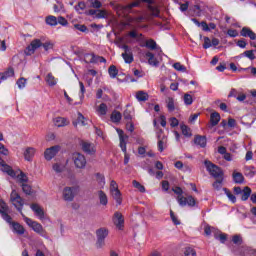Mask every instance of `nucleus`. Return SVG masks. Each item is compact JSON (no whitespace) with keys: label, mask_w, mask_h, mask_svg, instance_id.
I'll list each match as a JSON object with an SVG mask.
<instances>
[{"label":"nucleus","mask_w":256,"mask_h":256,"mask_svg":"<svg viewBox=\"0 0 256 256\" xmlns=\"http://www.w3.org/2000/svg\"><path fill=\"white\" fill-rule=\"evenodd\" d=\"M232 243L234 245H237L239 248V252L237 250L233 249L234 253H238L239 255H250V256H256V250L247 246L243 245V237L240 234H236L232 236Z\"/></svg>","instance_id":"nucleus-1"},{"label":"nucleus","mask_w":256,"mask_h":256,"mask_svg":"<svg viewBox=\"0 0 256 256\" xmlns=\"http://www.w3.org/2000/svg\"><path fill=\"white\" fill-rule=\"evenodd\" d=\"M142 3H148V10L150 11V14L152 17H159V8L156 6H152L151 3H153V0H136L124 7L125 11H129L130 9H133V7H139Z\"/></svg>","instance_id":"nucleus-2"},{"label":"nucleus","mask_w":256,"mask_h":256,"mask_svg":"<svg viewBox=\"0 0 256 256\" xmlns=\"http://www.w3.org/2000/svg\"><path fill=\"white\" fill-rule=\"evenodd\" d=\"M204 165H205L207 171L210 173V175L212 177H214V179H219L221 177H225L223 170L219 166L213 164V162L206 160L204 162Z\"/></svg>","instance_id":"nucleus-3"},{"label":"nucleus","mask_w":256,"mask_h":256,"mask_svg":"<svg viewBox=\"0 0 256 256\" xmlns=\"http://www.w3.org/2000/svg\"><path fill=\"white\" fill-rule=\"evenodd\" d=\"M10 201L12 202V205L16 207L17 211H19V213H21L23 217V215H25L23 214V205H25V201L23 200L21 195L17 193V190H12L10 194Z\"/></svg>","instance_id":"nucleus-4"},{"label":"nucleus","mask_w":256,"mask_h":256,"mask_svg":"<svg viewBox=\"0 0 256 256\" xmlns=\"http://www.w3.org/2000/svg\"><path fill=\"white\" fill-rule=\"evenodd\" d=\"M109 236V229L103 227L98 230H96V237H97V242H96V247L97 249H103L105 247V239Z\"/></svg>","instance_id":"nucleus-5"},{"label":"nucleus","mask_w":256,"mask_h":256,"mask_svg":"<svg viewBox=\"0 0 256 256\" xmlns=\"http://www.w3.org/2000/svg\"><path fill=\"white\" fill-rule=\"evenodd\" d=\"M23 219L25 223L35 231V233H38L39 235H45V229H43V225H41L37 221H33L31 218L23 215Z\"/></svg>","instance_id":"nucleus-6"},{"label":"nucleus","mask_w":256,"mask_h":256,"mask_svg":"<svg viewBox=\"0 0 256 256\" xmlns=\"http://www.w3.org/2000/svg\"><path fill=\"white\" fill-rule=\"evenodd\" d=\"M73 161L77 169H85L87 165V159L85 158V155L79 152L73 154Z\"/></svg>","instance_id":"nucleus-7"},{"label":"nucleus","mask_w":256,"mask_h":256,"mask_svg":"<svg viewBox=\"0 0 256 256\" xmlns=\"http://www.w3.org/2000/svg\"><path fill=\"white\" fill-rule=\"evenodd\" d=\"M112 221L114 225L119 229L120 231H123L125 227V218L123 217V214L121 212L117 211L114 213Z\"/></svg>","instance_id":"nucleus-8"},{"label":"nucleus","mask_w":256,"mask_h":256,"mask_svg":"<svg viewBox=\"0 0 256 256\" xmlns=\"http://www.w3.org/2000/svg\"><path fill=\"white\" fill-rule=\"evenodd\" d=\"M178 203L181 207H185V205L188 207H195V205H197V200H195L193 196H178Z\"/></svg>","instance_id":"nucleus-9"},{"label":"nucleus","mask_w":256,"mask_h":256,"mask_svg":"<svg viewBox=\"0 0 256 256\" xmlns=\"http://www.w3.org/2000/svg\"><path fill=\"white\" fill-rule=\"evenodd\" d=\"M119 139H120V148L123 151V153L127 152V139H129V136L125 135V132L122 129H116Z\"/></svg>","instance_id":"nucleus-10"},{"label":"nucleus","mask_w":256,"mask_h":256,"mask_svg":"<svg viewBox=\"0 0 256 256\" xmlns=\"http://www.w3.org/2000/svg\"><path fill=\"white\" fill-rule=\"evenodd\" d=\"M61 147L60 146H52L50 148H47L44 152V157L47 161H51L57 153H59Z\"/></svg>","instance_id":"nucleus-11"},{"label":"nucleus","mask_w":256,"mask_h":256,"mask_svg":"<svg viewBox=\"0 0 256 256\" xmlns=\"http://www.w3.org/2000/svg\"><path fill=\"white\" fill-rule=\"evenodd\" d=\"M63 199L68 202L73 201L75 199V187H65L63 189Z\"/></svg>","instance_id":"nucleus-12"},{"label":"nucleus","mask_w":256,"mask_h":256,"mask_svg":"<svg viewBox=\"0 0 256 256\" xmlns=\"http://www.w3.org/2000/svg\"><path fill=\"white\" fill-rule=\"evenodd\" d=\"M80 145H81L82 151H84V153H87V155H95V153L97 151L95 149V144L82 141Z\"/></svg>","instance_id":"nucleus-13"},{"label":"nucleus","mask_w":256,"mask_h":256,"mask_svg":"<svg viewBox=\"0 0 256 256\" xmlns=\"http://www.w3.org/2000/svg\"><path fill=\"white\" fill-rule=\"evenodd\" d=\"M43 42H41L40 39H34L32 40V42L30 43V45L27 47V55H33V53H35V51H37V49H39V47H42Z\"/></svg>","instance_id":"nucleus-14"},{"label":"nucleus","mask_w":256,"mask_h":256,"mask_svg":"<svg viewBox=\"0 0 256 256\" xmlns=\"http://www.w3.org/2000/svg\"><path fill=\"white\" fill-rule=\"evenodd\" d=\"M122 49H124V53H122V57L125 61V63L131 64L133 61V53L129 52V46L123 45Z\"/></svg>","instance_id":"nucleus-15"},{"label":"nucleus","mask_w":256,"mask_h":256,"mask_svg":"<svg viewBox=\"0 0 256 256\" xmlns=\"http://www.w3.org/2000/svg\"><path fill=\"white\" fill-rule=\"evenodd\" d=\"M240 35L242 37H249V39H251L252 41H255V39H256L255 32H253V30H251L250 28H247V27L242 28Z\"/></svg>","instance_id":"nucleus-16"},{"label":"nucleus","mask_w":256,"mask_h":256,"mask_svg":"<svg viewBox=\"0 0 256 256\" xmlns=\"http://www.w3.org/2000/svg\"><path fill=\"white\" fill-rule=\"evenodd\" d=\"M10 227L14 233H17V235H25V227H23L19 222H13Z\"/></svg>","instance_id":"nucleus-17"},{"label":"nucleus","mask_w":256,"mask_h":256,"mask_svg":"<svg viewBox=\"0 0 256 256\" xmlns=\"http://www.w3.org/2000/svg\"><path fill=\"white\" fill-rule=\"evenodd\" d=\"M194 143L195 145H198L199 147H202V149H204V147H207V137L202 135H196L194 137Z\"/></svg>","instance_id":"nucleus-18"},{"label":"nucleus","mask_w":256,"mask_h":256,"mask_svg":"<svg viewBox=\"0 0 256 256\" xmlns=\"http://www.w3.org/2000/svg\"><path fill=\"white\" fill-rule=\"evenodd\" d=\"M36 150L33 147H27L24 150V159L25 161H33V157H35Z\"/></svg>","instance_id":"nucleus-19"},{"label":"nucleus","mask_w":256,"mask_h":256,"mask_svg":"<svg viewBox=\"0 0 256 256\" xmlns=\"http://www.w3.org/2000/svg\"><path fill=\"white\" fill-rule=\"evenodd\" d=\"M15 75V70L13 67H9L7 71L0 73V83H3V81H6V79H9V77H13Z\"/></svg>","instance_id":"nucleus-20"},{"label":"nucleus","mask_w":256,"mask_h":256,"mask_svg":"<svg viewBox=\"0 0 256 256\" xmlns=\"http://www.w3.org/2000/svg\"><path fill=\"white\" fill-rule=\"evenodd\" d=\"M127 108L124 110L123 117L127 123H131L133 121V108L128 104Z\"/></svg>","instance_id":"nucleus-21"},{"label":"nucleus","mask_w":256,"mask_h":256,"mask_svg":"<svg viewBox=\"0 0 256 256\" xmlns=\"http://www.w3.org/2000/svg\"><path fill=\"white\" fill-rule=\"evenodd\" d=\"M31 209L34 211V213L37 215V217H40V219H43L45 217V212L43 211V208L39 206V204H31Z\"/></svg>","instance_id":"nucleus-22"},{"label":"nucleus","mask_w":256,"mask_h":256,"mask_svg":"<svg viewBox=\"0 0 256 256\" xmlns=\"http://www.w3.org/2000/svg\"><path fill=\"white\" fill-rule=\"evenodd\" d=\"M219 121H221V115L218 112H213L210 115V123L212 127H216L219 125Z\"/></svg>","instance_id":"nucleus-23"},{"label":"nucleus","mask_w":256,"mask_h":256,"mask_svg":"<svg viewBox=\"0 0 256 256\" xmlns=\"http://www.w3.org/2000/svg\"><path fill=\"white\" fill-rule=\"evenodd\" d=\"M234 183H237L238 185H241L245 181V177L241 172H234L232 174Z\"/></svg>","instance_id":"nucleus-24"},{"label":"nucleus","mask_w":256,"mask_h":256,"mask_svg":"<svg viewBox=\"0 0 256 256\" xmlns=\"http://www.w3.org/2000/svg\"><path fill=\"white\" fill-rule=\"evenodd\" d=\"M98 199H99L100 205H103L104 207L107 206V203H109L107 194H105L102 190L98 191Z\"/></svg>","instance_id":"nucleus-25"},{"label":"nucleus","mask_w":256,"mask_h":256,"mask_svg":"<svg viewBox=\"0 0 256 256\" xmlns=\"http://www.w3.org/2000/svg\"><path fill=\"white\" fill-rule=\"evenodd\" d=\"M146 57L148 58L149 65H153L154 67H157L159 65V61H157V58H155V54L152 52H146Z\"/></svg>","instance_id":"nucleus-26"},{"label":"nucleus","mask_w":256,"mask_h":256,"mask_svg":"<svg viewBox=\"0 0 256 256\" xmlns=\"http://www.w3.org/2000/svg\"><path fill=\"white\" fill-rule=\"evenodd\" d=\"M54 124L56 127H66V125H69V121L64 117H57L54 119Z\"/></svg>","instance_id":"nucleus-27"},{"label":"nucleus","mask_w":256,"mask_h":256,"mask_svg":"<svg viewBox=\"0 0 256 256\" xmlns=\"http://www.w3.org/2000/svg\"><path fill=\"white\" fill-rule=\"evenodd\" d=\"M215 182L212 184V187L216 190V191H221V189H223V181L225 179V176L220 177V178H215Z\"/></svg>","instance_id":"nucleus-28"},{"label":"nucleus","mask_w":256,"mask_h":256,"mask_svg":"<svg viewBox=\"0 0 256 256\" xmlns=\"http://www.w3.org/2000/svg\"><path fill=\"white\" fill-rule=\"evenodd\" d=\"M0 166L2 167V171H4V173H7V175L10 177H15V170L11 168V166L5 164V162Z\"/></svg>","instance_id":"nucleus-29"},{"label":"nucleus","mask_w":256,"mask_h":256,"mask_svg":"<svg viewBox=\"0 0 256 256\" xmlns=\"http://www.w3.org/2000/svg\"><path fill=\"white\" fill-rule=\"evenodd\" d=\"M111 193V196L113 199L116 200L117 205H121L123 203V198L121 197V191L120 190H114Z\"/></svg>","instance_id":"nucleus-30"},{"label":"nucleus","mask_w":256,"mask_h":256,"mask_svg":"<svg viewBox=\"0 0 256 256\" xmlns=\"http://www.w3.org/2000/svg\"><path fill=\"white\" fill-rule=\"evenodd\" d=\"M122 117L123 115L121 114V112L114 110L110 116V119L112 123H119Z\"/></svg>","instance_id":"nucleus-31"},{"label":"nucleus","mask_w":256,"mask_h":256,"mask_svg":"<svg viewBox=\"0 0 256 256\" xmlns=\"http://www.w3.org/2000/svg\"><path fill=\"white\" fill-rule=\"evenodd\" d=\"M89 63H107V60L102 56H97L95 54H90Z\"/></svg>","instance_id":"nucleus-32"},{"label":"nucleus","mask_w":256,"mask_h":256,"mask_svg":"<svg viewBox=\"0 0 256 256\" xmlns=\"http://www.w3.org/2000/svg\"><path fill=\"white\" fill-rule=\"evenodd\" d=\"M46 83L49 87H55V85H57V79H55V76H53L52 73H48L46 76Z\"/></svg>","instance_id":"nucleus-33"},{"label":"nucleus","mask_w":256,"mask_h":256,"mask_svg":"<svg viewBox=\"0 0 256 256\" xmlns=\"http://www.w3.org/2000/svg\"><path fill=\"white\" fill-rule=\"evenodd\" d=\"M251 192L252 191L248 186L244 187V189L242 190V193L240 194L241 200L247 201V199H249V197H251Z\"/></svg>","instance_id":"nucleus-34"},{"label":"nucleus","mask_w":256,"mask_h":256,"mask_svg":"<svg viewBox=\"0 0 256 256\" xmlns=\"http://www.w3.org/2000/svg\"><path fill=\"white\" fill-rule=\"evenodd\" d=\"M136 99L138 101H149V94H147V92L144 91H138L136 93Z\"/></svg>","instance_id":"nucleus-35"},{"label":"nucleus","mask_w":256,"mask_h":256,"mask_svg":"<svg viewBox=\"0 0 256 256\" xmlns=\"http://www.w3.org/2000/svg\"><path fill=\"white\" fill-rule=\"evenodd\" d=\"M142 47H147V49H151V51H155L157 49V42L153 39L146 40L145 45H142Z\"/></svg>","instance_id":"nucleus-36"},{"label":"nucleus","mask_w":256,"mask_h":256,"mask_svg":"<svg viewBox=\"0 0 256 256\" xmlns=\"http://www.w3.org/2000/svg\"><path fill=\"white\" fill-rule=\"evenodd\" d=\"M108 73H109L111 79H115V77H117V75H119V70L117 69V66L111 65L108 68Z\"/></svg>","instance_id":"nucleus-37"},{"label":"nucleus","mask_w":256,"mask_h":256,"mask_svg":"<svg viewBox=\"0 0 256 256\" xmlns=\"http://www.w3.org/2000/svg\"><path fill=\"white\" fill-rule=\"evenodd\" d=\"M166 103H167V109L168 111L170 112H173L175 111V100L171 97H169L167 100H166Z\"/></svg>","instance_id":"nucleus-38"},{"label":"nucleus","mask_w":256,"mask_h":256,"mask_svg":"<svg viewBox=\"0 0 256 256\" xmlns=\"http://www.w3.org/2000/svg\"><path fill=\"white\" fill-rule=\"evenodd\" d=\"M74 127H77V125H83L85 126V116L81 114V112L78 113V118L76 122H73Z\"/></svg>","instance_id":"nucleus-39"},{"label":"nucleus","mask_w":256,"mask_h":256,"mask_svg":"<svg viewBox=\"0 0 256 256\" xmlns=\"http://www.w3.org/2000/svg\"><path fill=\"white\" fill-rule=\"evenodd\" d=\"M3 213H9V206L5 201L0 200V215H3Z\"/></svg>","instance_id":"nucleus-40"},{"label":"nucleus","mask_w":256,"mask_h":256,"mask_svg":"<svg viewBox=\"0 0 256 256\" xmlns=\"http://www.w3.org/2000/svg\"><path fill=\"white\" fill-rule=\"evenodd\" d=\"M180 129L182 131V134L185 136V137H191V128H188L187 125L183 124L180 126Z\"/></svg>","instance_id":"nucleus-41"},{"label":"nucleus","mask_w":256,"mask_h":256,"mask_svg":"<svg viewBox=\"0 0 256 256\" xmlns=\"http://www.w3.org/2000/svg\"><path fill=\"white\" fill-rule=\"evenodd\" d=\"M224 193L227 195L228 199H230V201L232 203H236L237 202V198L235 197V195H233V193H231V191L227 188H223Z\"/></svg>","instance_id":"nucleus-42"},{"label":"nucleus","mask_w":256,"mask_h":256,"mask_svg":"<svg viewBox=\"0 0 256 256\" xmlns=\"http://www.w3.org/2000/svg\"><path fill=\"white\" fill-rule=\"evenodd\" d=\"M214 237L215 239H219L220 243H225V241H227V234L225 233L216 232Z\"/></svg>","instance_id":"nucleus-43"},{"label":"nucleus","mask_w":256,"mask_h":256,"mask_svg":"<svg viewBox=\"0 0 256 256\" xmlns=\"http://www.w3.org/2000/svg\"><path fill=\"white\" fill-rule=\"evenodd\" d=\"M132 185H133V187H135V189H138V191H140V193H145V186H143L137 180H133Z\"/></svg>","instance_id":"nucleus-44"},{"label":"nucleus","mask_w":256,"mask_h":256,"mask_svg":"<svg viewBox=\"0 0 256 256\" xmlns=\"http://www.w3.org/2000/svg\"><path fill=\"white\" fill-rule=\"evenodd\" d=\"M46 23L47 25H51L52 27H55V25H57V17L55 16L46 17Z\"/></svg>","instance_id":"nucleus-45"},{"label":"nucleus","mask_w":256,"mask_h":256,"mask_svg":"<svg viewBox=\"0 0 256 256\" xmlns=\"http://www.w3.org/2000/svg\"><path fill=\"white\" fill-rule=\"evenodd\" d=\"M107 104L101 103L97 109L99 115H107Z\"/></svg>","instance_id":"nucleus-46"},{"label":"nucleus","mask_w":256,"mask_h":256,"mask_svg":"<svg viewBox=\"0 0 256 256\" xmlns=\"http://www.w3.org/2000/svg\"><path fill=\"white\" fill-rule=\"evenodd\" d=\"M1 215H2V218L4 219V221H7L10 226H12L13 223H15V221H13V218L9 215V213L2 212Z\"/></svg>","instance_id":"nucleus-47"},{"label":"nucleus","mask_w":256,"mask_h":256,"mask_svg":"<svg viewBox=\"0 0 256 256\" xmlns=\"http://www.w3.org/2000/svg\"><path fill=\"white\" fill-rule=\"evenodd\" d=\"M23 193H25L26 195H31V193H33V189L31 188V186H29V184H21Z\"/></svg>","instance_id":"nucleus-48"},{"label":"nucleus","mask_w":256,"mask_h":256,"mask_svg":"<svg viewBox=\"0 0 256 256\" xmlns=\"http://www.w3.org/2000/svg\"><path fill=\"white\" fill-rule=\"evenodd\" d=\"M174 69H176V71H181L182 73H185V71H187V67H185L184 65H182L179 62H176L173 64Z\"/></svg>","instance_id":"nucleus-49"},{"label":"nucleus","mask_w":256,"mask_h":256,"mask_svg":"<svg viewBox=\"0 0 256 256\" xmlns=\"http://www.w3.org/2000/svg\"><path fill=\"white\" fill-rule=\"evenodd\" d=\"M18 180L23 185V184H26L27 181H29V178L27 177V175L24 172H20V174L18 175Z\"/></svg>","instance_id":"nucleus-50"},{"label":"nucleus","mask_w":256,"mask_h":256,"mask_svg":"<svg viewBox=\"0 0 256 256\" xmlns=\"http://www.w3.org/2000/svg\"><path fill=\"white\" fill-rule=\"evenodd\" d=\"M185 256H197V251L195 249L188 247L184 251Z\"/></svg>","instance_id":"nucleus-51"},{"label":"nucleus","mask_w":256,"mask_h":256,"mask_svg":"<svg viewBox=\"0 0 256 256\" xmlns=\"http://www.w3.org/2000/svg\"><path fill=\"white\" fill-rule=\"evenodd\" d=\"M87 4L85 2H78V4L74 7L75 11L79 13V11H85Z\"/></svg>","instance_id":"nucleus-52"},{"label":"nucleus","mask_w":256,"mask_h":256,"mask_svg":"<svg viewBox=\"0 0 256 256\" xmlns=\"http://www.w3.org/2000/svg\"><path fill=\"white\" fill-rule=\"evenodd\" d=\"M105 17H107V11L98 9L96 12V19H105Z\"/></svg>","instance_id":"nucleus-53"},{"label":"nucleus","mask_w":256,"mask_h":256,"mask_svg":"<svg viewBox=\"0 0 256 256\" xmlns=\"http://www.w3.org/2000/svg\"><path fill=\"white\" fill-rule=\"evenodd\" d=\"M184 103L185 105H193V96H191L190 94H185Z\"/></svg>","instance_id":"nucleus-54"},{"label":"nucleus","mask_w":256,"mask_h":256,"mask_svg":"<svg viewBox=\"0 0 256 256\" xmlns=\"http://www.w3.org/2000/svg\"><path fill=\"white\" fill-rule=\"evenodd\" d=\"M17 85H18L19 89H25V85H27V79L19 78L17 81Z\"/></svg>","instance_id":"nucleus-55"},{"label":"nucleus","mask_w":256,"mask_h":256,"mask_svg":"<svg viewBox=\"0 0 256 256\" xmlns=\"http://www.w3.org/2000/svg\"><path fill=\"white\" fill-rule=\"evenodd\" d=\"M210 47H212L211 39L206 36L204 37L203 49H209Z\"/></svg>","instance_id":"nucleus-56"},{"label":"nucleus","mask_w":256,"mask_h":256,"mask_svg":"<svg viewBox=\"0 0 256 256\" xmlns=\"http://www.w3.org/2000/svg\"><path fill=\"white\" fill-rule=\"evenodd\" d=\"M96 180L98 181L99 185H105V176H103V174L97 173Z\"/></svg>","instance_id":"nucleus-57"},{"label":"nucleus","mask_w":256,"mask_h":256,"mask_svg":"<svg viewBox=\"0 0 256 256\" xmlns=\"http://www.w3.org/2000/svg\"><path fill=\"white\" fill-rule=\"evenodd\" d=\"M170 217L174 225H181V222L177 219V216H175V212H173V210H170Z\"/></svg>","instance_id":"nucleus-58"},{"label":"nucleus","mask_w":256,"mask_h":256,"mask_svg":"<svg viewBox=\"0 0 256 256\" xmlns=\"http://www.w3.org/2000/svg\"><path fill=\"white\" fill-rule=\"evenodd\" d=\"M113 191H119V185H117V182L115 180H112L110 182V192Z\"/></svg>","instance_id":"nucleus-59"},{"label":"nucleus","mask_w":256,"mask_h":256,"mask_svg":"<svg viewBox=\"0 0 256 256\" xmlns=\"http://www.w3.org/2000/svg\"><path fill=\"white\" fill-rule=\"evenodd\" d=\"M57 23H59V25H62L63 27H66V25H68L69 22H67V19H65V17L59 16L57 18Z\"/></svg>","instance_id":"nucleus-60"},{"label":"nucleus","mask_w":256,"mask_h":256,"mask_svg":"<svg viewBox=\"0 0 256 256\" xmlns=\"http://www.w3.org/2000/svg\"><path fill=\"white\" fill-rule=\"evenodd\" d=\"M245 57L253 61L255 59V53H253V50H247L244 52Z\"/></svg>","instance_id":"nucleus-61"},{"label":"nucleus","mask_w":256,"mask_h":256,"mask_svg":"<svg viewBox=\"0 0 256 256\" xmlns=\"http://www.w3.org/2000/svg\"><path fill=\"white\" fill-rule=\"evenodd\" d=\"M91 7L94 9H101L102 4L99 0H91Z\"/></svg>","instance_id":"nucleus-62"},{"label":"nucleus","mask_w":256,"mask_h":256,"mask_svg":"<svg viewBox=\"0 0 256 256\" xmlns=\"http://www.w3.org/2000/svg\"><path fill=\"white\" fill-rule=\"evenodd\" d=\"M42 47L44 48L45 51H49V49H53L54 44L53 42H45V43H42Z\"/></svg>","instance_id":"nucleus-63"},{"label":"nucleus","mask_w":256,"mask_h":256,"mask_svg":"<svg viewBox=\"0 0 256 256\" xmlns=\"http://www.w3.org/2000/svg\"><path fill=\"white\" fill-rule=\"evenodd\" d=\"M53 169L56 173H63V165H60V164H54L53 165Z\"/></svg>","instance_id":"nucleus-64"}]
</instances>
